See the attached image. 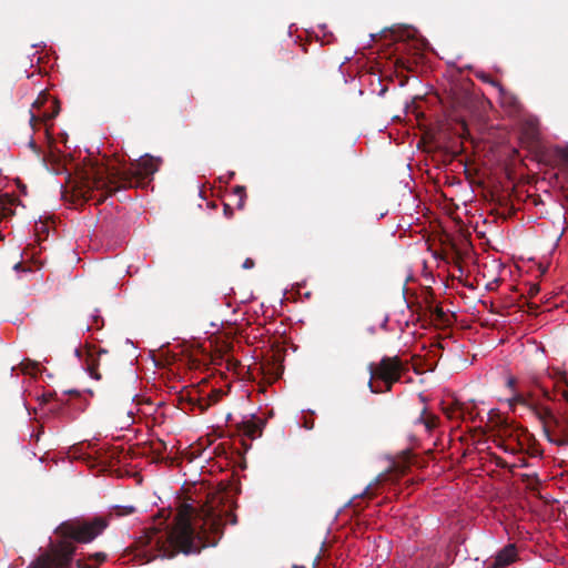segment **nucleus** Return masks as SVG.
<instances>
[{"label":"nucleus","mask_w":568,"mask_h":568,"mask_svg":"<svg viewBox=\"0 0 568 568\" xmlns=\"http://www.w3.org/2000/svg\"><path fill=\"white\" fill-rule=\"evenodd\" d=\"M97 189L103 187L106 185V181L102 178H99L98 181L94 182Z\"/></svg>","instance_id":"nucleus-10"},{"label":"nucleus","mask_w":568,"mask_h":568,"mask_svg":"<svg viewBox=\"0 0 568 568\" xmlns=\"http://www.w3.org/2000/svg\"><path fill=\"white\" fill-rule=\"evenodd\" d=\"M105 527L106 523L102 518L62 524L58 528V534L65 540L52 552L40 556L37 562L29 568H69V561L74 551V547L70 540L90 542L99 536Z\"/></svg>","instance_id":"nucleus-2"},{"label":"nucleus","mask_w":568,"mask_h":568,"mask_svg":"<svg viewBox=\"0 0 568 568\" xmlns=\"http://www.w3.org/2000/svg\"><path fill=\"white\" fill-rule=\"evenodd\" d=\"M371 378L368 387L372 393H379L381 389L374 388L373 378H378L386 384V390H390L394 383L399 381L402 364L397 357H384L377 365L371 364L368 366Z\"/></svg>","instance_id":"nucleus-3"},{"label":"nucleus","mask_w":568,"mask_h":568,"mask_svg":"<svg viewBox=\"0 0 568 568\" xmlns=\"http://www.w3.org/2000/svg\"><path fill=\"white\" fill-rule=\"evenodd\" d=\"M556 152L557 155L568 164V144L564 148H558Z\"/></svg>","instance_id":"nucleus-7"},{"label":"nucleus","mask_w":568,"mask_h":568,"mask_svg":"<svg viewBox=\"0 0 568 568\" xmlns=\"http://www.w3.org/2000/svg\"><path fill=\"white\" fill-rule=\"evenodd\" d=\"M506 384H507V386H508L509 388H511V389H513V388L515 387L516 379H515L514 377H511V376H510V377H508V378H507Z\"/></svg>","instance_id":"nucleus-13"},{"label":"nucleus","mask_w":568,"mask_h":568,"mask_svg":"<svg viewBox=\"0 0 568 568\" xmlns=\"http://www.w3.org/2000/svg\"><path fill=\"white\" fill-rule=\"evenodd\" d=\"M253 266H254V262L251 258H246L245 262L243 263L244 268H252Z\"/></svg>","instance_id":"nucleus-11"},{"label":"nucleus","mask_w":568,"mask_h":568,"mask_svg":"<svg viewBox=\"0 0 568 568\" xmlns=\"http://www.w3.org/2000/svg\"><path fill=\"white\" fill-rule=\"evenodd\" d=\"M537 291H538V287H537V286H534V287H531V290H530V292H531V293H532V292H537Z\"/></svg>","instance_id":"nucleus-15"},{"label":"nucleus","mask_w":568,"mask_h":568,"mask_svg":"<svg viewBox=\"0 0 568 568\" xmlns=\"http://www.w3.org/2000/svg\"><path fill=\"white\" fill-rule=\"evenodd\" d=\"M517 551L514 545H508L497 552L486 568H504L515 561Z\"/></svg>","instance_id":"nucleus-4"},{"label":"nucleus","mask_w":568,"mask_h":568,"mask_svg":"<svg viewBox=\"0 0 568 568\" xmlns=\"http://www.w3.org/2000/svg\"><path fill=\"white\" fill-rule=\"evenodd\" d=\"M235 192H236V193L239 194V196H240V202H239V204H237V205H239L240 207H242V206H243L244 189H243V187H241V186H237V187L235 189Z\"/></svg>","instance_id":"nucleus-8"},{"label":"nucleus","mask_w":568,"mask_h":568,"mask_svg":"<svg viewBox=\"0 0 568 568\" xmlns=\"http://www.w3.org/2000/svg\"><path fill=\"white\" fill-rule=\"evenodd\" d=\"M510 403H524V396L521 394H514L510 399Z\"/></svg>","instance_id":"nucleus-9"},{"label":"nucleus","mask_w":568,"mask_h":568,"mask_svg":"<svg viewBox=\"0 0 568 568\" xmlns=\"http://www.w3.org/2000/svg\"><path fill=\"white\" fill-rule=\"evenodd\" d=\"M135 508L133 506H124L123 507V515H129L134 513Z\"/></svg>","instance_id":"nucleus-12"},{"label":"nucleus","mask_w":568,"mask_h":568,"mask_svg":"<svg viewBox=\"0 0 568 568\" xmlns=\"http://www.w3.org/2000/svg\"><path fill=\"white\" fill-rule=\"evenodd\" d=\"M40 100H41V98H39L37 101H34V103H33L34 109H39Z\"/></svg>","instance_id":"nucleus-14"},{"label":"nucleus","mask_w":568,"mask_h":568,"mask_svg":"<svg viewBox=\"0 0 568 568\" xmlns=\"http://www.w3.org/2000/svg\"><path fill=\"white\" fill-rule=\"evenodd\" d=\"M159 169L158 161L149 155L141 156L133 166V172L139 176H149Z\"/></svg>","instance_id":"nucleus-5"},{"label":"nucleus","mask_w":568,"mask_h":568,"mask_svg":"<svg viewBox=\"0 0 568 568\" xmlns=\"http://www.w3.org/2000/svg\"><path fill=\"white\" fill-rule=\"evenodd\" d=\"M223 525L221 515L212 507L201 509L190 504L180 507L172 529L151 528L145 532L144 544L154 556L171 558L178 552H197L204 535L217 531Z\"/></svg>","instance_id":"nucleus-1"},{"label":"nucleus","mask_w":568,"mask_h":568,"mask_svg":"<svg viewBox=\"0 0 568 568\" xmlns=\"http://www.w3.org/2000/svg\"><path fill=\"white\" fill-rule=\"evenodd\" d=\"M58 113V110H54L52 113H40L39 111H32L30 122L33 123L36 120H50Z\"/></svg>","instance_id":"nucleus-6"}]
</instances>
